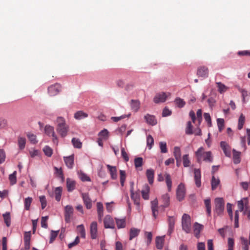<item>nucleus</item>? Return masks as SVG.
Listing matches in <instances>:
<instances>
[{
  "mask_svg": "<svg viewBox=\"0 0 250 250\" xmlns=\"http://www.w3.org/2000/svg\"><path fill=\"white\" fill-rule=\"evenodd\" d=\"M62 192V188L61 187H57L55 188L54 190L55 199L57 201H60L61 200Z\"/></svg>",
  "mask_w": 250,
  "mask_h": 250,
  "instance_id": "39",
  "label": "nucleus"
},
{
  "mask_svg": "<svg viewBox=\"0 0 250 250\" xmlns=\"http://www.w3.org/2000/svg\"><path fill=\"white\" fill-rule=\"evenodd\" d=\"M129 116H130V114H124V115H122L121 116H118V117H112L111 119L114 122H117L121 120L122 119H123L126 117H128Z\"/></svg>",
  "mask_w": 250,
  "mask_h": 250,
  "instance_id": "60",
  "label": "nucleus"
},
{
  "mask_svg": "<svg viewBox=\"0 0 250 250\" xmlns=\"http://www.w3.org/2000/svg\"><path fill=\"white\" fill-rule=\"evenodd\" d=\"M40 201L41 203L42 208L44 209L47 205V201L46 198L44 196H41L39 197Z\"/></svg>",
  "mask_w": 250,
  "mask_h": 250,
  "instance_id": "64",
  "label": "nucleus"
},
{
  "mask_svg": "<svg viewBox=\"0 0 250 250\" xmlns=\"http://www.w3.org/2000/svg\"><path fill=\"white\" fill-rule=\"evenodd\" d=\"M220 146L225 155L227 157H230L231 156V151L229 145L225 141H222L220 143Z\"/></svg>",
  "mask_w": 250,
  "mask_h": 250,
  "instance_id": "14",
  "label": "nucleus"
},
{
  "mask_svg": "<svg viewBox=\"0 0 250 250\" xmlns=\"http://www.w3.org/2000/svg\"><path fill=\"white\" fill-rule=\"evenodd\" d=\"M183 162L185 167H188L189 166L190 161L189 160L188 155V154L184 155L183 156Z\"/></svg>",
  "mask_w": 250,
  "mask_h": 250,
  "instance_id": "56",
  "label": "nucleus"
},
{
  "mask_svg": "<svg viewBox=\"0 0 250 250\" xmlns=\"http://www.w3.org/2000/svg\"><path fill=\"white\" fill-rule=\"evenodd\" d=\"M74 209L71 206L67 205L64 208V219L66 223L70 222L71 217L73 213Z\"/></svg>",
  "mask_w": 250,
  "mask_h": 250,
  "instance_id": "11",
  "label": "nucleus"
},
{
  "mask_svg": "<svg viewBox=\"0 0 250 250\" xmlns=\"http://www.w3.org/2000/svg\"><path fill=\"white\" fill-rule=\"evenodd\" d=\"M147 146L150 149L154 144V140L153 137L151 135H148L146 139Z\"/></svg>",
  "mask_w": 250,
  "mask_h": 250,
  "instance_id": "58",
  "label": "nucleus"
},
{
  "mask_svg": "<svg viewBox=\"0 0 250 250\" xmlns=\"http://www.w3.org/2000/svg\"><path fill=\"white\" fill-rule=\"evenodd\" d=\"M4 222L7 227H9L11 224V218L10 213L6 212L3 214Z\"/></svg>",
  "mask_w": 250,
  "mask_h": 250,
  "instance_id": "47",
  "label": "nucleus"
},
{
  "mask_svg": "<svg viewBox=\"0 0 250 250\" xmlns=\"http://www.w3.org/2000/svg\"><path fill=\"white\" fill-rule=\"evenodd\" d=\"M44 132L47 135L52 137V141L54 143H58V137L55 133L54 128L53 126L49 125H45Z\"/></svg>",
  "mask_w": 250,
  "mask_h": 250,
  "instance_id": "7",
  "label": "nucleus"
},
{
  "mask_svg": "<svg viewBox=\"0 0 250 250\" xmlns=\"http://www.w3.org/2000/svg\"><path fill=\"white\" fill-rule=\"evenodd\" d=\"M72 143L73 146L76 148H80L82 147V144L78 138H73L72 139Z\"/></svg>",
  "mask_w": 250,
  "mask_h": 250,
  "instance_id": "48",
  "label": "nucleus"
},
{
  "mask_svg": "<svg viewBox=\"0 0 250 250\" xmlns=\"http://www.w3.org/2000/svg\"><path fill=\"white\" fill-rule=\"evenodd\" d=\"M173 155L175 158V159L177 162L181 161V152L180 147L175 146L174 148Z\"/></svg>",
  "mask_w": 250,
  "mask_h": 250,
  "instance_id": "30",
  "label": "nucleus"
},
{
  "mask_svg": "<svg viewBox=\"0 0 250 250\" xmlns=\"http://www.w3.org/2000/svg\"><path fill=\"white\" fill-rule=\"evenodd\" d=\"M163 204L161 206L164 208L167 207L169 203V196L167 194H164L162 197Z\"/></svg>",
  "mask_w": 250,
  "mask_h": 250,
  "instance_id": "37",
  "label": "nucleus"
},
{
  "mask_svg": "<svg viewBox=\"0 0 250 250\" xmlns=\"http://www.w3.org/2000/svg\"><path fill=\"white\" fill-rule=\"evenodd\" d=\"M170 95L169 93L164 92L157 93L153 98V101L156 104L165 102L167 98Z\"/></svg>",
  "mask_w": 250,
  "mask_h": 250,
  "instance_id": "8",
  "label": "nucleus"
},
{
  "mask_svg": "<svg viewBox=\"0 0 250 250\" xmlns=\"http://www.w3.org/2000/svg\"><path fill=\"white\" fill-rule=\"evenodd\" d=\"M193 228L195 235L197 238H198L199 237L200 231L203 228V226L198 223H195L194 224Z\"/></svg>",
  "mask_w": 250,
  "mask_h": 250,
  "instance_id": "28",
  "label": "nucleus"
},
{
  "mask_svg": "<svg viewBox=\"0 0 250 250\" xmlns=\"http://www.w3.org/2000/svg\"><path fill=\"white\" fill-rule=\"evenodd\" d=\"M197 75L199 77L207 78L208 75V69L205 66H201L198 68Z\"/></svg>",
  "mask_w": 250,
  "mask_h": 250,
  "instance_id": "15",
  "label": "nucleus"
},
{
  "mask_svg": "<svg viewBox=\"0 0 250 250\" xmlns=\"http://www.w3.org/2000/svg\"><path fill=\"white\" fill-rule=\"evenodd\" d=\"M32 201V198L28 197L24 199V208L26 210H28L30 209V207Z\"/></svg>",
  "mask_w": 250,
  "mask_h": 250,
  "instance_id": "45",
  "label": "nucleus"
},
{
  "mask_svg": "<svg viewBox=\"0 0 250 250\" xmlns=\"http://www.w3.org/2000/svg\"><path fill=\"white\" fill-rule=\"evenodd\" d=\"M66 186L68 191H72L75 187V182L72 179L67 178L66 179Z\"/></svg>",
  "mask_w": 250,
  "mask_h": 250,
  "instance_id": "29",
  "label": "nucleus"
},
{
  "mask_svg": "<svg viewBox=\"0 0 250 250\" xmlns=\"http://www.w3.org/2000/svg\"><path fill=\"white\" fill-rule=\"evenodd\" d=\"M140 232V229L136 228H132L130 230L129 239L132 240L134 237L138 236Z\"/></svg>",
  "mask_w": 250,
  "mask_h": 250,
  "instance_id": "40",
  "label": "nucleus"
},
{
  "mask_svg": "<svg viewBox=\"0 0 250 250\" xmlns=\"http://www.w3.org/2000/svg\"><path fill=\"white\" fill-rule=\"evenodd\" d=\"M143 158L141 157H138L135 159L134 160V165L135 167L139 169L143 165Z\"/></svg>",
  "mask_w": 250,
  "mask_h": 250,
  "instance_id": "46",
  "label": "nucleus"
},
{
  "mask_svg": "<svg viewBox=\"0 0 250 250\" xmlns=\"http://www.w3.org/2000/svg\"><path fill=\"white\" fill-rule=\"evenodd\" d=\"M104 227L106 229H114V221L110 215H106L104 220Z\"/></svg>",
  "mask_w": 250,
  "mask_h": 250,
  "instance_id": "13",
  "label": "nucleus"
},
{
  "mask_svg": "<svg viewBox=\"0 0 250 250\" xmlns=\"http://www.w3.org/2000/svg\"><path fill=\"white\" fill-rule=\"evenodd\" d=\"M185 132L188 135H191L193 133L192 130V125L190 122H188L187 123V127L185 129Z\"/></svg>",
  "mask_w": 250,
  "mask_h": 250,
  "instance_id": "51",
  "label": "nucleus"
},
{
  "mask_svg": "<svg viewBox=\"0 0 250 250\" xmlns=\"http://www.w3.org/2000/svg\"><path fill=\"white\" fill-rule=\"evenodd\" d=\"M185 194L186 188L185 185L183 183H180L178 185L176 190V195L177 199L179 201L183 200L185 197Z\"/></svg>",
  "mask_w": 250,
  "mask_h": 250,
  "instance_id": "9",
  "label": "nucleus"
},
{
  "mask_svg": "<svg viewBox=\"0 0 250 250\" xmlns=\"http://www.w3.org/2000/svg\"><path fill=\"white\" fill-rule=\"evenodd\" d=\"M159 146L161 152L163 153H167V143L165 142H161L159 143Z\"/></svg>",
  "mask_w": 250,
  "mask_h": 250,
  "instance_id": "59",
  "label": "nucleus"
},
{
  "mask_svg": "<svg viewBox=\"0 0 250 250\" xmlns=\"http://www.w3.org/2000/svg\"><path fill=\"white\" fill-rule=\"evenodd\" d=\"M26 143V140L24 138L19 137L18 138V145L20 149H22L24 148Z\"/></svg>",
  "mask_w": 250,
  "mask_h": 250,
  "instance_id": "53",
  "label": "nucleus"
},
{
  "mask_svg": "<svg viewBox=\"0 0 250 250\" xmlns=\"http://www.w3.org/2000/svg\"><path fill=\"white\" fill-rule=\"evenodd\" d=\"M220 183V180L218 178H216L214 176L212 177L211 188L212 190L216 188Z\"/></svg>",
  "mask_w": 250,
  "mask_h": 250,
  "instance_id": "44",
  "label": "nucleus"
},
{
  "mask_svg": "<svg viewBox=\"0 0 250 250\" xmlns=\"http://www.w3.org/2000/svg\"><path fill=\"white\" fill-rule=\"evenodd\" d=\"M158 200L155 199L151 202V208L153 217L156 218L158 215Z\"/></svg>",
  "mask_w": 250,
  "mask_h": 250,
  "instance_id": "19",
  "label": "nucleus"
},
{
  "mask_svg": "<svg viewBox=\"0 0 250 250\" xmlns=\"http://www.w3.org/2000/svg\"><path fill=\"white\" fill-rule=\"evenodd\" d=\"M27 137L31 143L36 144V143H37L36 136L34 134L31 133H28L27 134Z\"/></svg>",
  "mask_w": 250,
  "mask_h": 250,
  "instance_id": "62",
  "label": "nucleus"
},
{
  "mask_svg": "<svg viewBox=\"0 0 250 250\" xmlns=\"http://www.w3.org/2000/svg\"><path fill=\"white\" fill-rule=\"evenodd\" d=\"M120 182L122 186H124V183L126 178V174L124 170H120Z\"/></svg>",
  "mask_w": 250,
  "mask_h": 250,
  "instance_id": "54",
  "label": "nucleus"
},
{
  "mask_svg": "<svg viewBox=\"0 0 250 250\" xmlns=\"http://www.w3.org/2000/svg\"><path fill=\"white\" fill-rule=\"evenodd\" d=\"M149 187L148 185H146L142 191V197L145 200H147L149 198Z\"/></svg>",
  "mask_w": 250,
  "mask_h": 250,
  "instance_id": "32",
  "label": "nucleus"
},
{
  "mask_svg": "<svg viewBox=\"0 0 250 250\" xmlns=\"http://www.w3.org/2000/svg\"><path fill=\"white\" fill-rule=\"evenodd\" d=\"M238 206L240 211H243L244 215L247 216L248 218L250 219V206L248 205L247 198H244L238 201Z\"/></svg>",
  "mask_w": 250,
  "mask_h": 250,
  "instance_id": "3",
  "label": "nucleus"
},
{
  "mask_svg": "<svg viewBox=\"0 0 250 250\" xmlns=\"http://www.w3.org/2000/svg\"><path fill=\"white\" fill-rule=\"evenodd\" d=\"M131 198L132 200H133L134 204L136 205L137 209L140 211V203H139V198L137 194H135L133 191V188H132L131 190Z\"/></svg>",
  "mask_w": 250,
  "mask_h": 250,
  "instance_id": "22",
  "label": "nucleus"
},
{
  "mask_svg": "<svg viewBox=\"0 0 250 250\" xmlns=\"http://www.w3.org/2000/svg\"><path fill=\"white\" fill-rule=\"evenodd\" d=\"M168 229L167 231V233L168 235H171V234L172 233L174 227V224H175V219L173 217H169L168 220Z\"/></svg>",
  "mask_w": 250,
  "mask_h": 250,
  "instance_id": "24",
  "label": "nucleus"
},
{
  "mask_svg": "<svg viewBox=\"0 0 250 250\" xmlns=\"http://www.w3.org/2000/svg\"><path fill=\"white\" fill-rule=\"evenodd\" d=\"M182 226L183 230L187 233L191 231V219L190 217L187 214H184L182 218Z\"/></svg>",
  "mask_w": 250,
  "mask_h": 250,
  "instance_id": "4",
  "label": "nucleus"
},
{
  "mask_svg": "<svg viewBox=\"0 0 250 250\" xmlns=\"http://www.w3.org/2000/svg\"><path fill=\"white\" fill-rule=\"evenodd\" d=\"M148 181L150 184H152L154 181V171L152 169H148L146 171Z\"/></svg>",
  "mask_w": 250,
  "mask_h": 250,
  "instance_id": "27",
  "label": "nucleus"
},
{
  "mask_svg": "<svg viewBox=\"0 0 250 250\" xmlns=\"http://www.w3.org/2000/svg\"><path fill=\"white\" fill-rule=\"evenodd\" d=\"M224 209V202L222 198H217L215 199V212L218 215L221 214Z\"/></svg>",
  "mask_w": 250,
  "mask_h": 250,
  "instance_id": "6",
  "label": "nucleus"
},
{
  "mask_svg": "<svg viewBox=\"0 0 250 250\" xmlns=\"http://www.w3.org/2000/svg\"><path fill=\"white\" fill-rule=\"evenodd\" d=\"M112 179H116L117 178V170L116 167L111 166L109 165L106 166Z\"/></svg>",
  "mask_w": 250,
  "mask_h": 250,
  "instance_id": "21",
  "label": "nucleus"
},
{
  "mask_svg": "<svg viewBox=\"0 0 250 250\" xmlns=\"http://www.w3.org/2000/svg\"><path fill=\"white\" fill-rule=\"evenodd\" d=\"M145 119L146 123L149 125H154L157 124V120L153 115L147 114L145 116Z\"/></svg>",
  "mask_w": 250,
  "mask_h": 250,
  "instance_id": "26",
  "label": "nucleus"
},
{
  "mask_svg": "<svg viewBox=\"0 0 250 250\" xmlns=\"http://www.w3.org/2000/svg\"><path fill=\"white\" fill-rule=\"evenodd\" d=\"M166 178V182L167 187L168 190L170 191L172 187V181L171 179V176L169 174L166 173L165 174Z\"/></svg>",
  "mask_w": 250,
  "mask_h": 250,
  "instance_id": "35",
  "label": "nucleus"
},
{
  "mask_svg": "<svg viewBox=\"0 0 250 250\" xmlns=\"http://www.w3.org/2000/svg\"><path fill=\"white\" fill-rule=\"evenodd\" d=\"M77 230L78 233L83 238H85V230L83 225H80L77 227Z\"/></svg>",
  "mask_w": 250,
  "mask_h": 250,
  "instance_id": "36",
  "label": "nucleus"
},
{
  "mask_svg": "<svg viewBox=\"0 0 250 250\" xmlns=\"http://www.w3.org/2000/svg\"><path fill=\"white\" fill-rule=\"evenodd\" d=\"M116 222L118 229L124 228L125 227V219L116 218Z\"/></svg>",
  "mask_w": 250,
  "mask_h": 250,
  "instance_id": "41",
  "label": "nucleus"
},
{
  "mask_svg": "<svg viewBox=\"0 0 250 250\" xmlns=\"http://www.w3.org/2000/svg\"><path fill=\"white\" fill-rule=\"evenodd\" d=\"M165 236H157L156 238V246L158 249L161 250L164 245Z\"/></svg>",
  "mask_w": 250,
  "mask_h": 250,
  "instance_id": "25",
  "label": "nucleus"
},
{
  "mask_svg": "<svg viewBox=\"0 0 250 250\" xmlns=\"http://www.w3.org/2000/svg\"><path fill=\"white\" fill-rule=\"evenodd\" d=\"M87 114L83 112L82 110L77 111L74 115V117L77 120H81L87 117Z\"/></svg>",
  "mask_w": 250,
  "mask_h": 250,
  "instance_id": "34",
  "label": "nucleus"
},
{
  "mask_svg": "<svg viewBox=\"0 0 250 250\" xmlns=\"http://www.w3.org/2000/svg\"><path fill=\"white\" fill-rule=\"evenodd\" d=\"M97 212L98 216V219L100 222L102 221V217L104 216V207L103 205L101 202L97 203Z\"/></svg>",
  "mask_w": 250,
  "mask_h": 250,
  "instance_id": "23",
  "label": "nucleus"
},
{
  "mask_svg": "<svg viewBox=\"0 0 250 250\" xmlns=\"http://www.w3.org/2000/svg\"><path fill=\"white\" fill-rule=\"evenodd\" d=\"M90 234L92 239H95L98 235V224L96 221L91 222L90 225Z\"/></svg>",
  "mask_w": 250,
  "mask_h": 250,
  "instance_id": "12",
  "label": "nucleus"
},
{
  "mask_svg": "<svg viewBox=\"0 0 250 250\" xmlns=\"http://www.w3.org/2000/svg\"><path fill=\"white\" fill-rule=\"evenodd\" d=\"M56 130L62 137L67 136L69 130V126L66 124L65 119L62 117H58L56 120Z\"/></svg>",
  "mask_w": 250,
  "mask_h": 250,
  "instance_id": "1",
  "label": "nucleus"
},
{
  "mask_svg": "<svg viewBox=\"0 0 250 250\" xmlns=\"http://www.w3.org/2000/svg\"><path fill=\"white\" fill-rule=\"evenodd\" d=\"M174 102L176 106L179 108H183L186 104V102L184 100L179 97L176 98Z\"/></svg>",
  "mask_w": 250,
  "mask_h": 250,
  "instance_id": "33",
  "label": "nucleus"
},
{
  "mask_svg": "<svg viewBox=\"0 0 250 250\" xmlns=\"http://www.w3.org/2000/svg\"><path fill=\"white\" fill-rule=\"evenodd\" d=\"M240 152L233 149V159L235 164H237L240 162Z\"/></svg>",
  "mask_w": 250,
  "mask_h": 250,
  "instance_id": "38",
  "label": "nucleus"
},
{
  "mask_svg": "<svg viewBox=\"0 0 250 250\" xmlns=\"http://www.w3.org/2000/svg\"><path fill=\"white\" fill-rule=\"evenodd\" d=\"M245 117L241 114L239 118L238 128L239 129H241L243 128V125L245 123Z\"/></svg>",
  "mask_w": 250,
  "mask_h": 250,
  "instance_id": "61",
  "label": "nucleus"
},
{
  "mask_svg": "<svg viewBox=\"0 0 250 250\" xmlns=\"http://www.w3.org/2000/svg\"><path fill=\"white\" fill-rule=\"evenodd\" d=\"M78 176L79 178L83 182L88 181L90 182L91 181L90 178L84 173L81 171L78 172Z\"/></svg>",
  "mask_w": 250,
  "mask_h": 250,
  "instance_id": "43",
  "label": "nucleus"
},
{
  "mask_svg": "<svg viewBox=\"0 0 250 250\" xmlns=\"http://www.w3.org/2000/svg\"><path fill=\"white\" fill-rule=\"evenodd\" d=\"M99 138L104 140H107L109 137V132L106 129H104L98 134Z\"/></svg>",
  "mask_w": 250,
  "mask_h": 250,
  "instance_id": "31",
  "label": "nucleus"
},
{
  "mask_svg": "<svg viewBox=\"0 0 250 250\" xmlns=\"http://www.w3.org/2000/svg\"><path fill=\"white\" fill-rule=\"evenodd\" d=\"M74 155L64 157V161L66 166L69 168H72L74 165Z\"/></svg>",
  "mask_w": 250,
  "mask_h": 250,
  "instance_id": "20",
  "label": "nucleus"
},
{
  "mask_svg": "<svg viewBox=\"0 0 250 250\" xmlns=\"http://www.w3.org/2000/svg\"><path fill=\"white\" fill-rule=\"evenodd\" d=\"M240 139L241 146L245 150L246 149V141L249 145H250V129H247V136L241 137Z\"/></svg>",
  "mask_w": 250,
  "mask_h": 250,
  "instance_id": "16",
  "label": "nucleus"
},
{
  "mask_svg": "<svg viewBox=\"0 0 250 250\" xmlns=\"http://www.w3.org/2000/svg\"><path fill=\"white\" fill-rule=\"evenodd\" d=\"M217 84L220 93H222L227 90L228 87L221 83H217Z\"/></svg>",
  "mask_w": 250,
  "mask_h": 250,
  "instance_id": "55",
  "label": "nucleus"
},
{
  "mask_svg": "<svg viewBox=\"0 0 250 250\" xmlns=\"http://www.w3.org/2000/svg\"><path fill=\"white\" fill-rule=\"evenodd\" d=\"M140 103L138 100H132L130 102L131 107L134 109H138L140 108Z\"/></svg>",
  "mask_w": 250,
  "mask_h": 250,
  "instance_id": "49",
  "label": "nucleus"
},
{
  "mask_svg": "<svg viewBox=\"0 0 250 250\" xmlns=\"http://www.w3.org/2000/svg\"><path fill=\"white\" fill-rule=\"evenodd\" d=\"M239 91L241 93L243 98V101L245 102V99L249 96V93L245 89L239 87L238 88Z\"/></svg>",
  "mask_w": 250,
  "mask_h": 250,
  "instance_id": "57",
  "label": "nucleus"
},
{
  "mask_svg": "<svg viewBox=\"0 0 250 250\" xmlns=\"http://www.w3.org/2000/svg\"><path fill=\"white\" fill-rule=\"evenodd\" d=\"M189 116L194 123H195L197 121L198 122V125H199L202 120V110H197L196 116L195 115L193 111L191 110L189 112Z\"/></svg>",
  "mask_w": 250,
  "mask_h": 250,
  "instance_id": "10",
  "label": "nucleus"
},
{
  "mask_svg": "<svg viewBox=\"0 0 250 250\" xmlns=\"http://www.w3.org/2000/svg\"><path fill=\"white\" fill-rule=\"evenodd\" d=\"M62 89V86L59 83H55L50 85L47 88V92L50 96H54L58 94Z\"/></svg>",
  "mask_w": 250,
  "mask_h": 250,
  "instance_id": "5",
  "label": "nucleus"
},
{
  "mask_svg": "<svg viewBox=\"0 0 250 250\" xmlns=\"http://www.w3.org/2000/svg\"><path fill=\"white\" fill-rule=\"evenodd\" d=\"M217 125L219 132H221L224 127V120L222 118H218L217 120Z\"/></svg>",
  "mask_w": 250,
  "mask_h": 250,
  "instance_id": "52",
  "label": "nucleus"
},
{
  "mask_svg": "<svg viewBox=\"0 0 250 250\" xmlns=\"http://www.w3.org/2000/svg\"><path fill=\"white\" fill-rule=\"evenodd\" d=\"M194 181L196 186L199 188L201 186V171L199 169H195L194 171Z\"/></svg>",
  "mask_w": 250,
  "mask_h": 250,
  "instance_id": "18",
  "label": "nucleus"
},
{
  "mask_svg": "<svg viewBox=\"0 0 250 250\" xmlns=\"http://www.w3.org/2000/svg\"><path fill=\"white\" fill-rule=\"evenodd\" d=\"M82 198L86 208L87 209H90L92 207V201L88 194L86 193H83L82 194Z\"/></svg>",
  "mask_w": 250,
  "mask_h": 250,
  "instance_id": "17",
  "label": "nucleus"
},
{
  "mask_svg": "<svg viewBox=\"0 0 250 250\" xmlns=\"http://www.w3.org/2000/svg\"><path fill=\"white\" fill-rule=\"evenodd\" d=\"M43 151L45 155L48 157H50L52 154V149L48 146H45L43 148Z\"/></svg>",
  "mask_w": 250,
  "mask_h": 250,
  "instance_id": "63",
  "label": "nucleus"
},
{
  "mask_svg": "<svg viewBox=\"0 0 250 250\" xmlns=\"http://www.w3.org/2000/svg\"><path fill=\"white\" fill-rule=\"evenodd\" d=\"M196 157L198 162L205 161L211 163L213 161V156L211 151H205L203 147H200L195 152Z\"/></svg>",
  "mask_w": 250,
  "mask_h": 250,
  "instance_id": "2",
  "label": "nucleus"
},
{
  "mask_svg": "<svg viewBox=\"0 0 250 250\" xmlns=\"http://www.w3.org/2000/svg\"><path fill=\"white\" fill-rule=\"evenodd\" d=\"M17 172L14 171L13 173L11 174L9 176V179L11 185H13L16 183L17 178H16Z\"/></svg>",
  "mask_w": 250,
  "mask_h": 250,
  "instance_id": "50",
  "label": "nucleus"
},
{
  "mask_svg": "<svg viewBox=\"0 0 250 250\" xmlns=\"http://www.w3.org/2000/svg\"><path fill=\"white\" fill-rule=\"evenodd\" d=\"M204 203H205V206L206 208L208 215V216H210L211 214V210L210 200L209 199H206L204 201Z\"/></svg>",
  "mask_w": 250,
  "mask_h": 250,
  "instance_id": "42",
  "label": "nucleus"
}]
</instances>
